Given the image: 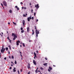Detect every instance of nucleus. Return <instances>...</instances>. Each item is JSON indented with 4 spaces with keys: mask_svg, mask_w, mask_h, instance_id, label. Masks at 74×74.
Wrapping results in <instances>:
<instances>
[{
    "mask_svg": "<svg viewBox=\"0 0 74 74\" xmlns=\"http://www.w3.org/2000/svg\"><path fill=\"white\" fill-rule=\"evenodd\" d=\"M21 30H23V28H22V27H21Z\"/></svg>",
    "mask_w": 74,
    "mask_h": 74,
    "instance_id": "27",
    "label": "nucleus"
},
{
    "mask_svg": "<svg viewBox=\"0 0 74 74\" xmlns=\"http://www.w3.org/2000/svg\"><path fill=\"white\" fill-rule=\"evenodd\" d=\"M29 5H32V3H29Z\"/></svg>",
    "mask_w": 74,
    "mask_h": 74,
    "instance_id": "52",
    "label": "nucleus"
},
{
    "mask_svg": "<svg viewBox=\"0 0 74 74\" xmlns=\"http://www.w3.org/2000/svg\"><path fill=\"white\" fill-rule=\"evenodd\" d=\"M35 29L36 30V37H38V34L40 33H39V31H37V28H36V26H35Z\"/></svg>",
    "mask_w": 74,
    "mask_h": 74,
    "instance_id": "1",
    "label": "nucleus"
},
{
    "mask_svg": "<svg viewBox=\"0 0 74 74\" xmlns=\"http://www.w3.org/2000/svg\"><path fill=\"white\" fill-rule=\"evenodd\" d=\"M33 10L32 9L31 10V12L32 13H33Z\"/></svg>",
    "mask_w": 74,
    "mask_h": 74,
    "instance_id": "37",
    "label": "nucleus"
},
{
    "mask_svg": "<svg viewBox=\"0 0 74 74\" xmlns=\"http://www.w3.org/2000/svg\"><path fill=\"white\" fill-rule=\"evenodd\" d=\"M20 47H22V45H20Z\"/></svg>",
    "mask_w": 74,
    "mask_h": 74,
    "instance_id": "63",
    "label": "nucleus"
},
{
    "mask_svg": "<svg viewBox=\"0 0 74 74\" xmlns=\"http://www.w3.org/2000/svg\"><path fill=\"white\" fill-rule=\"evenodd\" d=\"M2 34H0V35H1V37H3V32H1Z\"/></svg>",
    "mask_w": 74,
    "mask_h": 74,
    "instance_id": "17",
    "label": "nucleus"
},
{
    "mask_svg": "<svg viewBox=\"0 0 74 74\" xmlns=\"http://www.w3.org/2000/svg\"><path fill=\"white\" fill-rule=\"evenodd\" d=\"M38 21V19H36V22H37Z\"/></svg>",
    "mask_w": 74,
    "mask_h": 74,
    "instance_id": "40",
    "label": "nucleus"
},
{
    "mask_svg": "<svg viewBox=\"0 0 74 74\" xmlns=\"http://www.w3.org/2000/svg\"><path fill=\"white\" fill-rule=\"evenodd\" d=\"M1 5H2V7H3V4L1 3Z\"/></svg>",
    "mask_w": 74,
    "mask_h": 74,
    "instance_id": "34",
    "label": "nucleus"
},
{
    "mask_svg": "<svg viewBox=\"0 0 74 74\" xmlns=\"http://www.w3.org/2000/svg\"><path fill=\"white\" fill-rule=\"evenodd\" d=\"M25 21L24 20H23V25L24 26L25 25Z\"/></svg>",
    "mask_w": 74,
    "mask_h": 74,
    "instance_id": "9",
    "label": "nucleus"
},
{
    "mask_svg": "<svg viewBox=\"0 0 74 74\" xmlns=\"http://www.w3.org/2000/svg\"><path fill=\"white\" fill-rule=\"evenodd\" d=\"M26 15H27V13H26Z\"/></svg>",
    "mask_w": 74,
    "mask_h": 74,
    "instance_id": "62",
    "label": "nucleus"
},
{
    "mask_svg": "<svg viewBox=\"0 0 74 74\" xmlns=\"http://www.w3.org/2000/svg\"><path fill=\"white\" fill-rule=\"evenodd\" d=\"M38 69V67H37V69H36V70L37 71Z\"/></svg>",
    "mask_w": 74,
    "mask_h": 74,
    "instance_id": "53",
    "label": "nucleus"
},
{
    "mask_svg": "<svg viewBox=\"0 0 74 74\" xmlns=\"http://www.w3.org/2000/svg\"><path fill=\"white\" fill-rule=\"evenodd\" d=\"M45 59L46 60H48V59H47V58H45Z\"/></svg>",
    "mask_w": 74,
    "mask_h": 74,
    "instance_id": "54",
    "label": "nucleus"
},
{
    "mask_svg": "<svg viewBox=\"0 0 74 74\" xmlns=\"http://www.w3.org/2000/svg\"><path fill=\"white\" fill-rule=\"evenodd\" d=\"M40 69L41 70H44V68L42 67H40Z\"/></svg>",
    "mask_w": 74,
    "mask_h": 74,
    "instance_id": "14",
    "label": "nucleus"
},
{
    "mask_svg": "<svg viewBox=\"0 0 74 74\" xmlns=\"http://www.w3.org/2000/svg\"><path fill=\"white\" fill-rule=\"evenodd\" d=\"M12 36H14V38H13V40H15L16 39V38H17V36H16V34H14L12 33Z\"/></svg>",
    "mask_w": 74,
    "mask_h": 74,
    "instance_id": "2",
    "label": "nucleus"
},
{
    "mask_svg": "<svg viewBox=\"0 0 74 74\" xmlns=\"http://www.w3.org/2000/svg\"><path fill=\"white\" fill-rule=\"evenodd\" d=\"M5 48H4V45L2 46V49H1V53H4V52L5 51Z\"/></svg>",
    "mask_w": 74,
    "mask_h": 74,
    "instance_id": "3",
    "label": "nucleus"
},
{
    "mask_svg": "<svg viewBox=\"0 0 74 74\" xmlns=\"http://www.w3.org/2000/svg\"><path fill=\"white\" fill-rule=\"evenodd\" d=\"M3 3L5 6L7 7V3H6V2L5 1H3Z\"/></svg>",
    "mask_w": 74,
    "mask_h": 74,
    "instance_id": "5",
    "label": "nucleus"
},
{
    "mask_svg": "<svg viewBox=\"0 0 74 74\" xmlns=\"http://www.w3.org/2000/svg\"><path fill=\"white\" fill-rule=\"evenodd\" d=\"M13 24H14V25H16V24L14 22H13Z\"/></svg>",
    "mask_w": 74,
    "mask_h": 74,
    "instance_id": "19",
    "label": "nucleus"
},
{
    "mask_svg": "<svg viewBox=\"0 0 74 74\" xmlns=\"http://www.w3.org/2000/svg\"><path fill=\"white\" fill-rule=\"evenodd\" d=\"M28 66H30V64L29 63H28Z\"/></svg>",
    "mask_w": 74,
    "mask_h": 74,
    "instance_id": "48",
    "label": "nucleus"
},
{
    "mask_svg": "<svg viewBox=\"0 0 74 74\" xmlns=\"http://www.w3.org/2000/svg\"><path fill=\"white\" fill-rule=\"evenodd\" d=\"M8 25H10V23H8Z\"/></svg>",
    "mask_w": 74,
    "mask_h": 74,
    "instance_id": "51",
    "label": "nucleus"
},
{
    "mask_svg": "<svg viewBox=\"0 0 74 74\" xmlns=\"http://www.w3.org/2000/svg\"><path fill=\"white\" fill-rule=\"evenodd\" d=\"M8 47H9V48H10V47H11V46H10V45H9L8 46Z\"/></svg>",
    "mask_w": 74,
    "mask_h": 74,
    "instance_id": "46",
    "label": "nucleus"
},
{
    "mask_svg": "<svg viewBox=\"0 0 74 74\" xmlns=\"http://www.w3.org/2000/svg\"><path fill=\"white\" fill-rule=\"evenodd\" d=\"M12 59H14V56H12Z\"/></svg>",
    "mask_w": 74,
    "mask_h": 74,
    "instance_id": "28",
    "label": "nucleus"
},
{
    "mask_svg": "<svg viewBox=\"0 0 74 74\" xmlns=\"http://www.w3.org/2000/svg\"><path fill=\"white\" fill-rule=\"evenodd\" d=\"M12 69V68L11 67H10V69Z\"/></svg>",
    "mask_w": 74,
    "mask_h": 74,
    "instance_id": "49",
    "label": "nucleus"
},
{
    "mask_svg": "<svg viewBox=\"0 0 74 74\" xmlns=\"http://www.w3.org/2000/svg\"><path fill=\"white\" fill-rule=\"evenodd\" d=\"M20 4L21 5H22V4H23V3L22 2H21L20 3Z\"/></svg>",
    "mask_w": 74,
    "mask_h": 74,
    "instance_id": "29",
    "label": "nucleus"
},
{
    "mask_svg": "<svg viewBox=\"0 0 74 74\" xmlns=\"http://www.w3.org/2000/svg\"><path fill=\"white\" fill-rule=\"evenodd\" d=\"M9 49H10V50H11V47H9Z\"/></svg>",
    "mask_w": 74,
    "mask_h": 74,
    "instance_id": "59",
    "label": "nucleus"
},
{
    "mask_svg": "<svg viewBox=\"0 0 74 74\" xmlns=\"http://www.w3.org/2000/svg\"><path fill=\"white\" fill-rule=\"evenodd\" d=\"M24 8L25 10H26V7H24Z\"/></svg>",
    "mask_w": 74,
    "mask_h": 74,
    "instance_id": "43",
    "label": "nucleus"
},
{
    "mask_svg": "<svg viewBox=\"0 0 74 74\" xmlns=\"http://www.w3.org/2000/svg\"><path fill=\"white\" fill-rule=\"evenodd\" d=\"M5 49H6V51H7V50H8V47H6L5 48Z\"/></svg>",
    "mask_w": 74,
    "mask_h": 74,
    "instance_id": "22",
    "label": "nucleus"
},
{
    "mask_svg": "<svg viewBox=\"0 0 74 74\" xmlns=\"http://www.w3.org/2000/svg\"><path fill=\"white\" fill-rule=\"evenodd\" d=\"M15 8H18V6H15Z\"/></svg>",
    "mask_w": 74,
    "mask_h": 74,
    "instance_id": "31",
    "label": "nucleus"
},
{
    "mask_svg": "<svg viewBox=\"0 0 74 74\" xmlns=\"http://www.w3.org/2000/svg\"><path fill=\"white\" fill-rule=\"evenodd\" d=\"M35 72L36 73H37V70H36L35 71Z\"/></svg>",
    "mask_w": 74,
    "mask_h": 74,
    "instance_id": "35",
    "label": "nucleus"
},
{
    "mask_svg": "<svg viewBox=\"0 0 74 74\" xmlns=\"http://www.w3.org/2000/svg\"><path fill=\"white\" fill-rule=\"evenodd\" d=\"M7 38H8V40H9L10 39H9V37H8Z\"/></svg>",
    "mask_w": 74,
    "mask_h": 74,
    "instance_id": "36",
    "label": "nucleus"
},
{
    "mask_svg": "<svg viewBox=\"0 0 74 74\" xmlns=\"http://www.w3.org/2000/svg\"><path fill=\"white\" fill-rule=\"evenodd\" d=\"M8 53H9V54H10V51H8Z\"/></svg>",
    "mask_w": 74,
    "mask_h": 74,
    "instance_id": "50",
    "label": "nucleus"
},
{
    "mask_svg": "<svg viewBox=\"0 0 74 74\" xmlns=\"http://www.w3.org/2000/svg\"><path fill=\"white\" fill-rule=\"evenodd\" d=\"M32 35H34V30H32Z\"/></svg>",
    "mask_w": 74,
    "mask_h": 74,
    "instance_id": "13",
    "label": "nucleus"
},
{
    "mask_svg": "<svg viewBox=\"0 0 74 74\" xmlns=\"http://www.w3.org/2000/svg\"><path fill=\"white\" fill-rule=\"evenodd\" d=\"M17 62H16V60L15 61V64H17Z\"/></svg>",
    "mask_w": 74,
    "mask_h": 74,
    "instance_id": "25",
    "label": "nucleus"
},
{
    "mask_svg": "<svg viewBox=\"0 0 74 74\" xmlns=\"http://www.w3.org/2000/svg\"><path fill=\"white\" fill-rule=\"evenodd\" d=\"M24 8H23V7H22V9H23Z\"/></svg>",
    "mask_w": 74,
    "mask_h": 74,
    "instance_id": "58",
    "label": "nucleus"
},
{
    "mask_svg": "<svg viewBox=\"0 0 74 74\" xmlns=\"http://www.w3.org/2000/svg\"><path fill=\"white\" fill-rule=\"evenodd\" d=\"M30 73L29 72H28V74H29Z\"/></svg>",
    "mask_w": 74,
    "mask_h": 74,
    "instance_id": "57",
    "label": "nucleus"
},
{
    "mask_svg": "<svg viewBox=\"0 0 74 74\" xmlns=\"http://www.w3.org/2000/svg\"><path fill=\"white\" fill-rule=\"evenodd\" d=\"M20 42L19 40L17 41L16 42L17 45H19V43H20Z\"/></svg>",
    "mask_w": 74,
    "mask_h": 74,
    "instance_id": "7",
    "label": "nucleus"
},
{
    "mask_svg": "<svg viewBox=\"0 0 74 74\" xmlns=\"http://www.w3.org/2000/svg\"><path fill=\"white\" fill-rule=\"evenodd\" d=\"M38 71V72H40V71Z\"/></svg>",
    "mask_w": 74,
    "mask_h": 74,
    "instance_id": "64",
    "label": "nucleus"
},
{
    "mask_svg": "<svg viewBox=\"0 0 74 74\" xmlns=\"http://www.w3.org/2000/svg\"><path fill=\"white\" fill-rule=\"evenodd\" d=\"M32 20H34V17H32Z\"/></svg>",
    "mask_w": 74,
    "mask_h": 74,
    "instance_id": "30",
    "label": "nucleus"
},
{
    "mask_svg": "<svg viewBox=\"0 0 74 74\" xmlns=\"http://www.w3.org/2000/svg\"><path fill=\"white\" fill-rule=\"evenodd\" d=\"M23 16H24V17H26V16L25 14H23Z\"/></svg>",
    "mask_w": 74,
    "mask_h": 74,
    "instance_id": "23",
    "label": "nucleus"
},
{
    "mask_svg": "<svg viewBox=\"0 0 74 74\" xmlns=\"http://www.w3.org/2000/svg\"><path fill=\"white\" fill-rule=\"evenodd\" d=\"M16 69V68H14L13 69V72H16V70L15 69Z\"/></svg>",
    "mask_w": 74,
    "mask_h": 74,
    "instance_id": "12",
    "label": "nucleus"
},
{
    "mask_svg": "<svg viewBox=\"0 0 74 74\" xmlns=\"http://www.w3.org/2000/svg\"><path fill=\"white\" fill-rule=\"evenodd\" d=\"M32 16H31V17H28L27 18V21H28V22H30V19H32Z\"/></svg>",
    "mask_w": 74,
    "mask_h": 74,
    "instance_id": "6",
    "label": "nucleus"
},
{
    "mask_svg": "<svg viewBox=\"0 0 74 74\" xmlns=\"http://www.w3.org/2000/svg\"><path fill=\"white\" fill-rule=\"evenodd\" d=\"M49 69L50 70H52V68L51 67V66H49Z\"/></svg>",
    "mask_w": 74,
    "mask_h": 74,
    "instance_id": "11",
    "label": "nucleus"
},
{
    "mask_svg": "<svg viewBox=\"0 0 74 74\" xmlns=\"http://www.w3.org/2000/svg\"><path fill=\"white\" fill-rule=\"evenodd\" d=\"M11 66H13V65H12V64L11 65Z\"/></svg>",
    "mask_w": 74,
    "mask_h": 74,
    "instance_id": "61",
    "label": "nucleus"
},
{
    "mask_svg": "<svg viewBox=\"0 0 74 74\" xmlns=\"http://www.w3.org/2000/svg\"><path fill=\"white\" fill-rule=\"evenodd\" d=\"M27 68L28 69H30V66H27Z\"/></svg>",
    "mask_w": 74,
    "mask_h": 74,
    "instance_id": "20",
    "label": "nucleus"
},
{
    "mask_svg": "<svg viewBox=\"0 0 74 74\" xmlns=\"http://www.w3.org/2000/svg\"><path fill=\"white\" fill-rule=\"evenodd\" d=\"M34 55H36V53H34Z\"/></svg>",
    "mask_w": 74,
    "mask_h": 74,
    "instance_id": "42",
    "label": "nucleus"
},
{
    "mask_svg": "<svg viewBox=\"0 0 74 74\" xmlns=\"http://www.w3.org/2000/svg\"><path fill=\"white\" fill-rule=\"evenodd\" d=\"M17 10H19V8L18 7H17Z\"/></svg>",
    "mask_w": 74,
    "mask_h": 74,
    "instance_id": "24",
    "label": "nucleus"
},
{
    "mask_svg": "<svg viewBox=\"0 0 74 74\" xmlns=\"http://www.w3.org/2000/svg\"><path fill=\"white\" fill-rule=\"evenodd\" d=\"M9 40L10 42H11L12 40H11L10 39H9Z\"/></svg>",
    "mask_w": 74,
    "mask_h": 74,
    "instance_id": "39",
    "label": "nucleus"
},
{
    "mask_svg": "<svg viewBox=\"0 0 74 74\" xmlns=\"http://www.w3.org/2000/svg\"><path fill=\"white\" fill-rule=\"evenodd\" d=\"M20 71L21 72H22V69H21Z\"/></svg>",
    "mask_w": 74,
    "mask_h": 74,
    "instance_id": "38",
    "label": "nucleus"
},
{
    "mask_svg": "<svg viewBox=\"0 0 74 74\" xmlns=\"http://www.w3.org/2000/svg\"><path fill=\"white\" fill-rule=\"evenodd\" d=\"M9 12H10V13H12V10H10L9 11Z\"/></svg>",
    "mask_w": 74,
    "mask_h": 74,
    "instance_id": "15",
    "label": "nucleus"
},
{
    "mask_svg": "<svg viewBox=\"0 0 74 74\" xmlns=\"http://www.w3.org/2000/svg\"><path fill=\"white\" fill-rule=\"evenodd\" d=\"M36 12H35V13H34V16H35V15H36Z\"/></svg>",
    "mask_w": 74,
    "mask_h": 74,
    "instance_id": "41",
    "label": "nucleus"
},
{
    "mask_svg": "<svg viewBox=\"0 0 74 74\" xmlns=\"http://www.w3.org/2000/svg\"><path fill=\"white\" fill-rule=\"evenodd\" d=\"M53 67H56V66H55V65H53Z\"/></svg>",
    "mask_w": 74,
    "mask_h": 74,
    "instance_id": "55",
    "label": "nucleus"
},
{
    "mask_svg": "<svg viewBox=\"0 0 74 74\" xmlns=\"http://www.w3.org/2000/svg\"><path fill=\"white\" fill-rule=\"evenodd\" d=\"M19 52H20V53H21V54H22V52H21V51H19Z\"/></svg>",
    "mask_w": 74,
    "mask_h": 74,
    "instance_id": "44",
    "label": "nucleus"
},
{
    "mask_svg": "<svg viewBox=\"0 0 74 74\" xmlns=\"http://www.w3.org/2000/svg\"><path fill=\"white\" fill-rule=\"evenodd\" d=\"M21 33H23V32H24V30H22L21 32Z\"/></svg>",
    "mask_w": 74,
    "mask_h": 74,
    "instance_id": "18",
    "label": "nucleus"
},
{
    "mask_svg": "<svg viewBox=\"0 0 74 74\" xmlns=\"http://www.w3.org/2000/svg\"><path fill=\"white\" fill-rule=\"evenodd\" d=\"M6 59H7V58L5 57V58H4V59L5 60H6Z\"/></svg>",
    "mask_w": 74,
    "mask_h": 74,
    "instance_id": "32",
    "label": "nucleus"
},
{
    "mask_svg": "<svg viewBox=\"0 0 74 74\" xmlns=\"http://www.w3.org/2000/svg\"><path fill=\"white\" fill-rule=\"evenodd\" d=\"M18 74H19V71L18 70Z\"/></svg>",
    "mask_w": 74,
    "mask_h": 74,
    "instance_id": "33",
    "label": "nucleus"
},
{
    "mask_svg": "<svg viewBox=\"0 0 74 74\" xmlns=\"http://www.w3.org/2000/svg\"><path fill=\"white\" fill-rule=\"evenodd\" d=\"M21 56V57H22V54H20Z\"/></svg>",
    "mask_w": 74,
    "mask_h": 74,
    "instance_id": "60",
    "label": "nucleus"
},
{
    "mask_svg": "<svg viewBox=\"0 0 74 74\" xmlns=\"http://www.w3.org/2000/svg\"><path fill=\"white\" fill-rule=\"evenodd\" d=\"M36 52H37V53H38V51H36Z\"/></svg>",
    "mask_w": 74,
    "mask_h": 74,
    "instance_id": "45",
    "label": "nucleus"
},
{
    "mask_svg": "<svg viewBox=\"0 0 74 74\" xmlns=\"http://www.w3.org/2000/svg\"><path fill=\"white\" fill-rule=\"evenodd\" d=\"M34 57H36V58L37 56H36V55H34Z\"/></svg>",
    "mask_w": 74,
    "mask_h": 74,
    "instance_id": "47",
    "label": "nucleus"
},
{
    "mask_svg": "<svg viewBox=\"0 0 74 74\" xmlns=\"http://www.w3.org/2000/svg\"><path fill=\"white\" fill-rule=\"evenodd\" d=\"M29 30H30V28H29V27H27V32H29Z\"/></svg>",
    "mask_w": 74,
    "mask_h": 74,
    "instance_id": "10",
    "label": "nucleus"
},
{
    "mask_svg": "<svg viewBox=\"0 0 74 74\" xmlns=\"http://www.w3.org/2000/svg\"><path fill=\"white\" fill-rule=\"evenodd\" d=\"M47 63H45L43 64L44 66H46V65H47Z\"/></svg>",
    "mask_w": 74,
    "mask_h": 74,
    "instance_id": "16",
    "label": "nucleus"
},
{
    "mask_svg": "<svg viewBox=\"0 0 74 74\" xmlns=\"http://www.w3.org/2000/svg\"><path fill=\"white\" fill-rule=\"evenodd\" d=\"M48 71H49V72H50V71H51V70H50L49 69H48Z\"/></svg>",
    "mask_w": 74,
    "mask_h": 74,
    "instance_id": "26",
    "label": "nucleus"
},
{
    "mask_svg": "<svg viewBox=\"0 0 74 74\" xmlns=\"http://www.w3.org/2000/svg\"><path fill=\"white\" fill-rule=\"evenodd\" d=\"M23 47H25V44H24V43H23Z\"/></svg>",
    "mask_w": 74,
    "mask_h": 74,
    "instance_id": "21",
    "label": "nucleus"
},
{
    "mask_svg": "<svg viewBox=\"0 0 74 74\" xmlns=\"http://www.w3.org/2000/svg\"><path fill=\"white\" fill-rule=\"evenodd\" d=\"M35 7H36V8L37 10L40 7V6H39V5L38 4H37L36 5H35Z\"/></svg>",
    "mask_w": 74,
    "mask_h": 74,
    "instance_id": "4",
    "label": "nucleus"
},
{
    "mask_svg": "<svg viewBox=\"0 0 74 74\" xmlns=\"http://www.w3.org/2000/svg\"><path fill=\"white\" fill-rule=\"evenodd\" d=\"M33 62L34 64H35V65H36V61H35V60H33Z\"/></svg>",
    "mask_w": 74,
    "mask_h": 74,
    "instance_id": "8",
    "label": "nucleus"
},
{
    "mask_svg": "<svg viewBox=\"0 0 74 74\" xmlns=\"http://www.w3.org/2000/svg\"><path fill=\"white\" fill-rule=\"evenodd\" d=\"M9 58H10H10H11V56H9Z\"/></svg>",
    "mask_w": 74,
    "mask_h": 74,
    "instance_id": "56",
    "label": "nucleus"
}]
</instances>
